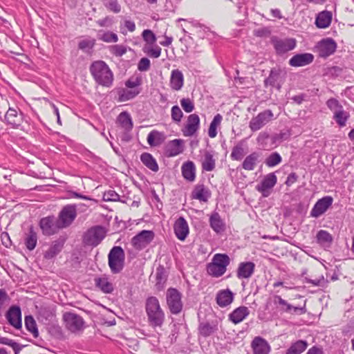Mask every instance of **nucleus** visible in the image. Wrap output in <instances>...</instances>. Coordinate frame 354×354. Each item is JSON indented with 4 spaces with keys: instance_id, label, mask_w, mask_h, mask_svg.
I'll list each match as a JSON object with an SVG mask.
<instances>
[{
    "instance_id": "nucleus-34",
    "label": "nucleus",
    "mask_w": 354,
    "mask_h": 354,
    "mask_svg": "<svg viewBox=\"0 0 354 354\" xmlns=\"http://www.w3.org/2000/svg\"><path fill=\"white\" fill-rule=\"evenodd\" d=\"M209 225L212 230L216 233L225 230V223L218 212H214L209 218Z\"/></svg>"
},
{
    "instance_id": "nucleus-35",
    "label": "nucleus",
    "mask_w": 354,
    "mask_h": 354,
    "mask_svg": "<svg viewBox=\"0 0 354 354\" xmlns=\"http://www.w3.org/2000/svg\"><path fill=\"white\" fill-rule=\"evenodd\" d=\"M202 169L205 171H212L216 167V160L213 154L208 151L204 153V158L201 162Z\"/></svg>"
},
{
    "instance_id": "nucleus-47",
    "label": "nucleus",
    "mask_w": 354,
    "mask_h": 354,
    "mask_svg": "<svg viewBox=\"0 0 354 354\" xmlns=\"http://www.w3.org/2000/svg\"><path fill=\"white\" fill-rule=\"evenodd\" d=\"M0 344L8 345L12 347L15 352V354H19L23 348L22 345H20L19 344L17 343L12 339H10L7 337H0Z\"/></svg>"
},
{
    "instance_id": "nucleus-15",
    "label": "nucleus",
    "mask_w": 354,
    "mask_h": 354,
    "mask_svg": "<svg viewBox=\"0 0 354 354\" xmlns=\"http://www.w3.org/2000/svg\"><path fill=\"white\" fill-rule=\"evenodd\" d=\"M319 56L321 57H328L333 54L336 50L337 44L331 38L324 39L318 43L317 46Z\"/></svg>"
},
{
    "instance_id": "nucleus-58",
    "label": "nucleus",
    "mask_w": 354,
    "mask_h": 354,
    "mask_svg": "<svg viewBox=\"0 0 354 354\" xmlns=\"http://www.w3.org/2000/svg\"><path fill=\"white\" fill-rule=\"evenodd\" d=\"M150 68V60L147 57H142L138 62V68L140 71H147Z\"/></svg>"
},
{
    "instance_id": "nucleus-37",
    "label": "nucleus",
    "mask_w": 354,
    "mask_h": 354,
    "mask_svg": "<svg viewBox=\"0 0 354 354\" xmlns=\"http://www.w3.org/2000/svg\"><path fill=\"white\" fill-rule=\"evenodd\" d=\"M24 243L28 250L31 251L35 248L37 243V234L32 226L30 227L28 233L26 234Z\"/></svg>"
},
{
    "instance_id": "nucleus-20",
    "label": "nucleus",
    "mask_w": 354,
    "mask_h": 354,
    "mask_svg": "<svg viewBox=\"0 0 354 354\" xmlns=\"http://www.w3.org/2000/svg\"><path fill=\"white\" fill-rule=\"evenodd\" d=\"M251 346L254 354H268L270 351L268 342L261 337H254Z\"/></svg>"
},
{
    "instance_id": "nucleus-16",
    "label": "nucleus",
    "mask_w": 354,
    "mask_h": 354,
    "mask_svg": "<svg viewBox=\"0 0 354 354\" xmlns=\"http://www.w3.org/2000/svg\"><path fill=\"white\" fill-rule=\"evenodd\" d=\"M8 323L17 329L21 328V311L19 306H12L6 315Z\"/></svg>"
},
{
    "instance_id": "nucleus-61",
    "label": "nucleus",
    "mask_w": 354,
    "mask_h": 354,
    "mask_svg": "<svg viewBox=\"0 0 354 354\" xmlns=\"http://www.w3.org/2000/svg\"><path fill=\"white\" fill-rule=\"evenodd\" d=\"M141 84V80L136 78L134 80L129 79L125 82V86L130 89H136V87Z\"/></svg>"
},
{
    "instance_id": "nucleus-23",
    "label": "nucleus",
    "mask_w": 354,
    "mask_h": 354,
    "mask_svg": "<svg viewBox=\"0 0 354 354\" xmlns=\"http://www.w3.org/2000/svg\"><path fill=\"white\" fill-rule=\"evenodd\" d=\"M216 300L220 307L227 306L234 300V293L229 289L221 290L216 294Z\"/></svg>"
},
{
    "instance_id": "nucleus-22",
    "label": "nucleus",
    "mask_w": 354,
    "mask_h": 354,
    "mask_svg": "<svg viewBox=\"0 0 354 354\" xmlns=\"http://www.w3.org/2000/svg\"><path fill=\"white\" fill-rule=\"evenodd\" d=\"M313 59L314 56L310 53L297 54L289 60V64L294 67L304 66L310 64Z\"/></svg>"
},
{
    "instance_id": "nucleus-57",
    "label": "nucleus",
    "mask_w": 354,
    "mask_h": 354,
    "mask_svg": "<svg viewBox=\"0 0 354 354\" xmlns=\"http://www.w3.org/2000/svg\"><path fill=\"white\" fill-rule=\"evenodd\" d=\"M161 48L158 46L155 47H145V52L151 57L158 58L160 56Z\"/></svg>"
},
{
    "instance_id": "nucleus-54",
    "label": "nucleus",
    "mask_w": 354,
    "mask_h": 354,
    "mask_svg": "<svg viewBox=\"0 0 354 354\" xmlns=\"http://www.w3.org/2000/svg\"><path fill=\"white\" fill-rule=\"evenodd\" d=\"M142 36L143 39L149 45H152L156 41V37L151 30H145Z\"/></svg>"
},
{
    "instance_id": "nucleus-41",
    "label": "nucleus",
    "mask_w": 354,
    "mask_h": 354,
    "mask_svg": "<svg viewBox=\"0 0 354 354\" xmlns=\"http://www.w3.org/2000/svg\"><path fill=\"white\" fill-rule=\"evenodd\" d=\"M118 122L126 131H130L133 128V122L130 115L126 112H122L118 117Z\"/></svg>"
},
{
    "instance_id": "nucleus-42",
    "label": "nucleus",
    "mask_w": 354,
    "mask_h": 354,
    "mask_svg": "<svg viewBox=\"0 0 354 354\" xmlns=\"http://www.w3.org/2000/svg\"><path fill=\"white\" fill-rule=\"evenodd\" d=\"M350 115L348 112L345 111L342 107L334 112L333 119L338 124L339 127L346 126V122Z\"/></svg>"
},
{
    "instance_id": "nucleus-19",
    "label": "nucleus",
    "mask_w": 354,
    "mask_h": 354,
    "mask_svg": "<svg viewBox=\"0 0 354 354\" xmlns=\"http://www.w3.org/2000/svg\"><path fill=\"white\" fill-rule=\"evenodd\" d=\"M174 230L176 237L180 241H184L187 238L189 231L187 222L182 216L176 221Z\"/></svg>"
},
{
    "instance_id": "nucleus-62",
    "label": "nucleus",
    "mask_w": 354,
    "mask_h": 354,
    "mask_svg": "<svg viewBox=\"0 0 354 354\" xmlns=\"http://www.w3.org/2000/svg\"><path fill=\"white\" fill-rule=\"evenodd\" d=\"M94 46V42L90 40H82L80 41L78 47L80 49L85 50L86 49H91Z\"/></svg>"
},
{
    "instance_id": "nucleus-30",
    "label": "nucleus",
    "mask_w": 354,
    "mask_h": 354,
    "mask_svg": "<svg viewBox=\"0 0 354 354\" xmlns=\"http://www.w3.org/2000/svg\"><path fill=\"white\" fill-rule=\"evenodd\" d=\"M260 154L257 152H253L245 157L243 163L242 167L245 170L252 171L254 169L257 165L259 162Z\"/></svg>"
},
{
    "instance_id": "nucleus-32",
    "label": "nucleus",
    "mask_w": 354,
    "mask_h": 354,
    "mask_svg": "<svg viewBox=\"0 0 354 354\" xmlns=\"http://www.w3.org/2000/svg\"><path fill=\"white\" fill-rule=\"evenodd\" d=\"M192 197L200 201L206 202L210 197V192L204 185H197L192 192Z\"/></svg>"
},
{
    "instance_id": "nucleus-33",
    "label": "nucleus",
    "mask_w": 354,
    "mask_h": 354,
    "mask_svg": "<svg viewBox=\"0 0 354 354\" xmlns=\"http://www.w3.org/2000/svg\"><path fill=\"white\" fill-rule=\"evenodd\" d=\"M63 243L59 241L52 243L49 248L44 252V258L47 260L54 259L62 250Z\"/></svg>"
},
{
    "instance_id": "nucleus-43",
    "label": "nucleus",
    "mask_w": 354,
    "mask_h": 354,
    "mask_svg": "<svg viewBox=\"0 0 354 354\" xmlns=\"http://www.w3.org/2000/svg\"><path fill=\"white\" fill-rule=\"evenodd\" d=\"M25 326L26 329L32 334L34 337L36 338L39 336L37 324L32 316L28 315L25 317Z\"/></svg>"
},
{
    "instance_id": "nucleus-31",
    "label": "nucleus",
    "mask_w": 354,
    "mask_h": 354,
    "mask_svg": "<svg viewBox=\"0 0 354 354\" xmlns=\"http://www.w3.org/2000/svg\"><path fill=\"white\" fill-rule=\"evenodd\" d=\"M117 93L118 102H123L136 97L140 93V90L121 88L117 91Z\"/></svg>"
},
{
    "instance_id": "nucleus-25",
    "label": "nucleus",
    "mask_w": 354,
    "mask_h": 354,
    "mask_svg": "<svg viewBox=\"0 0 354 354\" xmlns=\"http://www.w3.org/2000/svg\"><path fill=\"white\" fill-rule=\"evenodd\" d=\"M181 172L185 180L193 182L196 178L195 164L191 160L184 162L181 167Z\"/></svg>"
},
{
    "instance_id": "nucleus-36",
    "label": "nucleus",
    "mask_w": 354,
    "mask_h": 354,
    "mask_svg": "<svg viewBox=\"0 0 354 354\" xmlns=\"http://www.w3.org/2000/svg\"><path fill=\"white\" fill-rule=\"evenodd\" d=\"M140 160L149 169L154 172L158 171V165L156 159L151 153L145 152L140 156Z\"/></svg>"
},
{
    "instance_id": "nucleus-48",
    "label": "nucleus",
    "mask_w": 354,
    "mask_h": 354,
    "mask_svg": "<svg viewBox=\"0 0 354 354\" xmlns=\"http://www.w3.org/2000/svg\"><path fill=\"white\" fill-rule=\"evenodd\" d=\"M198 330L201 335L203 337H208L213 334L216 331V328L209 323H201L199 325Z\"/></svg>"
},
{
    "instance_id": "nucleus-45",
    "label": "nucleus",
    "mask_w": 354,
    "mask_h": 354,
    "mask_svg": "<svg viewBox=\"0 0 354 354\" xmlns=\"http://www.w3.org/2000/svg\"><path fill=\"white\" fill-rule=\"evenodd\" d=\"M317 239L319 244L328 245L333 241L331 234L326 230H321L317 234Z\"/></svg>"
},
{
    "instance_id": "nucleus-39",
    "label": "nucleus",
    "mask_w": 354,
    "mask_h": 354,
    "mask_svg": "<svg viewBox=\"0 0 354 354\" xmlns=\"http://www.w3.org/2000/svg\"><path fill=\"white\" fill-rule=\"evenodd\" d=\"M308 343L305 340H297L292 343L286 351V354H301L307 348Z\"/></svg>"
},
{
    "instance_id": "nucleus-3",
    "label": "nucleus",
    "mask_w": 354,
    "mask_h": 354,
    "mask_svg": "<svg viewBox=\"0 0 354 354\" xmlns=\"http://www.w3.org/2000/svg\"><path fill=\"white\" fill-rule=\"evenodd\" d=\"M230 259L225 254H216L212 262L207 265V272L213 277H220L226 272Z\"/></svg>"
},
{
    "instance_id": "nucleus-64",
    "label": "nucleus",
    "mask_w": 354,
    "mask_h": 354,
    "mask_svg": "<svg viewBox=\"0 0 354 354\" xmlns=\"http://www.w3.org/2000/svg\"><path fill=\"white\" fill-rule=\"evenodd\" d=\"M298 176L295 173L290 174L286 179V185L287 186H291L297 180Z\"/></svg>"
},
{
    "instance_id": "nucleus-4",
    "label": "nucleus",
    "mask_w": 354,
    "mask_h": 354,
    "mask_svg": "<svg viewBox=\"0 0 354 354\" xmlns=\"http://www.w3.org/2000/svg\"><path fill=\"white\" fill-rule=\"evenodd\" d=\"M125 254L120 246H114L108 255L109 266L114 274L120 272L124 264Z\"/></svg>"
},
{
    "instance_id": "nucleus-50",
    "label": "nucleus",
    "mask_w": 354,
    "mask_h": 354,
    "mask_svg": "<svg viewBox=\"0 0 354 354\" xmlns=\"http://www.w3.org/2000/svg\"><path fill=\"white\" fill-rule=\"evenodd\" d=\"M244 155V149L242 145H236L233 147L230 156L232 160H241Z\"/></svg>"
},
{
    "instance_id": "nucleus-44",
    "label": "nucleus",
    "mask_w": 354,
    "mask_h": 354,
    "mask_svg": "<svg viewBox=\"0 0 354 354\" xmlns=\"http://www.w3.org/2000/svg\"><path fill=\"white\" fill-rule=\"evenodd\" d=\"M95 284L104 293H111L113 290L112 283L106 278L95 279Z\"/></svg>"
},
{
    "instance_id": "nucleus-10",
    "label": "nucleus",
    "mask_w": 354,
    "mask_h": 354,
    "mask_svg": "<svg viewBox=\"0 0 354 354\" xmlns=\"http://www.w3.org/2000/svg\"><path fill=\"white\" fill-rule=\"evenodd\" d=\"M273 113L271 110L267 109L259 113L256 117L252 118L249 127L252 131H257L272 120Z\"/></svg>"
},
{
    "instance_id": "nucleus-29",
    "label": "nucleus",
    "mask_w": 354,
    "mask_h": 354,
    "mask_svg": "<svg viewBox=\"0 0 354 354\" xmlns=\"http://www.w3.org/2000/svg\"><path fill=\"white\" fill-rule=\"evenodd\" d=\"M331 21L332 12L325 10L318 14L315 20V24L319 28H326L330 26Z\"/></svg>"
},
{
    "instance_id": "nucleus-46",
    "label": "nucleus",
    "mask_w": 354,
    "mask_h": 354,
    "mask_svg": "<svg viewBox=\"0 0 354 354\" xmlns=\"http://www.w3.org/2000/svg\"><path fill=\"white\" fill-rule=\"evenodd\" d=\"M282 160L280 154L277 152H273L266 159L265 163L269 167H274L279 165Z\"/></svg>"
},
{
    "instance_id": "nucleus-60",
    "label": "nucleus",
    "mask_w": 354,
    "mask_h": 354,
    "mask_svg": "<svg viewBox=\"0 0 354 354\" xmlns=\"http://www.w3.org/2000/svg\"><path fill=\"white\" fill-rule=\"evenodd\" d=\"M111 52L116 56H122L126 53L127 50L123 46L114 45L111 46Z\"/></svg>"
},
{
    "instance_id": "nucleus-14",
    "label": "nucleus",
    "mask_w": 354,
    "mask_h": 354,
    "mask_svg": "<svg viewBox=\"0 0 354 354\" xmlns=\"http://www.w3.org/2000/svg\"><path fill=\"white\" fill-rule=\"evenodd\" d=\"M273 302L277 306L280 311L289 313L304 314L306 313L305 306L295 307L288 304L285 299H282L279 295H274Z\"/></svg>"
},
{
    "instance_id": "nucleus-7",
    "label": "nucleus",
    "mask_w": 354,
    "mask_h": 354,
    "mask_svg": "<svg viewBox=\"0 0 354 354\" xmlns=\"http://www.w3.org/2000/svg\"><path fill=\"white\" fill-rule=\"evenodd\" d=\"M77 217L75 205H67L63 207L59 213L57 221L62 229L69 227Z\"/></svg>"
},
{
    "instance_id": "nucleus-11",
    "label": "nucleus",
    "mask_w": 354,
    "mask_h": 354,
    "mask_svg": "<svg viewBox=\"0 0 354 354\" xmlns=\"http://www.w3.org/2000/svg\"><path fill=\"white\" fill-rule=\"evenodd\" d=\"M39 227L45 236H51L57 232L59 229V224L55 217L47 216L42 218L39 221Z\"/></svg>"
},
{
    "instance_id": "nucleus-56",
    "label": "nucleus",
    "mask_w": 354,
    "mask_h": 354,
    "mask_svg": "<svg viewBox=\"0 0 354 354\" xmlns=\"http://www.w3.org/2000/svg\"><path fill=\"white\" fill-rule=\"evenodd\" d=\"M103 200L105 201H118L120 200V195L115 191L110 189L104 193Z\"/></svg>"
},
{
    "instance_id": "nucleus-13",
    "label": "nucleus",
    "mask_w": 354,
    "mask_h": 354,
    "mask_svg": "<svg viewBox=\"0 0 354 354\" xmlns=\"http://www.w3.org/2000/svg\"><path fill=\"white\" fill-rule=\"evenodd\" d=\"M333 198L332 196H326L319 199L310 211V216L313 218H318L324 214L332 205Z\"/></svg>"
},
{
    "instance_id": "nucleus-12",
    "label": "nucleus",
    "mask_w": 354,
    "mask_h": 354,
    "mask_svg": "<svg viewBox=\"0 0 354 354\" xmlns=\"http://www.w3.org/2000/svg\"><path fill=\"white\" fill-rule=\"evenodd\" d=\"M277 178L274 173H270L264 176L260 184L256 186V189L261 193L263 197L270 194V189L276 185Z\"/></svg>"
},
{
    "instance_id": "nucleus-5",
    "label": "nucleus",
    "mask_w": 354,
    "mask_h": 354,
    "mask_svg": "<svg viewBox=\"0 0 354 354\" xmlns=\"http://www.w3.org/2000/svg\"><path fill=\"white\" fill-rule=\"evenodd\" d=\"M105 228L100 225H95L89 228L84 234L83 242L85 245L96 247L106 236Z\"/></svg>"
},
{
    "instance_id": "nucleus-27",
    "label": "nucleus",
    "mask_w": 354,
    "mask_h": 354,
    "mask_svg": "<svg viewBox=\"0 0 354 354\" xmlns=\"http://www.w3.org/2000/svg\"><path fill=\"white\" fill-rule=\"evenodd\" d=\"M184 77L178 69L173 70L171 74L170 85L173 90L179 91L183 86Z\"/></svg>"
},
{
    "instance_id": "nucleus-21",
    "label": "nucleus",
    "mask_w": 354,
    "mask_h": 354,
    "mask_svg": "<svg viewBox=\"0 0 354 354\" xmlns=\"http://www.w3.org/2000/svg\"><path fill=\"white\" fill-rule=\"evenodd\" d=\"M255 265L251 261L241 262L239 263L236 276L239 279H249L254 273Z\"/></svg>"
},
{
    "instance_id": "nucleus-1",
    "label": "nucleus",
    "mask_w": 354,
    "mask_h": 354,
    "mask_svg": "<svg viewBox=\"0 0 354 354\" xmlns=\"http://www.w3.org/2000/svg\"><path fill=\"white\" fill-rule=\"evenodd\" d=\"M145 310L149 325L152 328H160L164 324L165 315L161 308L158 299L156 297H149L146 299Z\"/></svg>"
},
{
    "instance_id": "nucleus-28",
    "label": "nucleus",
    "mask_w": 354,
    "mask_h": 354,
    "mask_svg": "<svg viewBox=\"0 0 354 354\" xmlns=\"http://www.w3.org/2000/svg\"><path fill=\"white\" fill-rule=\"evenodd\" d=\"M22 118V113H18L17 111L12 108H10L5 115L6 122L12 126H19Z\"/></svg>"
},
{
    "instance_id": "nucleus-63",
    "label": "nucleus",
    "mask_w": 354,
    "mask_h": 354,
    "mask_svg": "<svg viewBox=\"0 0 354 354\" xmlns=\"http://www.w3.org/2000/svg\"><path fill=\"white\" fill-rule=\"evenodd\" d=\"M326 104H327V106L330 109V110H334V109H336L337 108H339V109H341V107H342V105L339 104V102L337 100L335 99V98H330L329 99L327 102H326Z\"/></svg>"
},
{
    "instance_id": "nucleus-38",
    "label": "nucleus",
    "mask_w": 354,
    "mask_h": 354,
    "mask_svg": "<svg viewBox=\"0 0 354 354\" xmlns=\"http://www.w3.org/2000/svg\"><path fill=\"white\" fill-rule=\"evenodd\" d=\"M147 140L151 147H155L161 145L165 140V137L162 133L153 130L148 134Z\"/></svg>"
},
{
    "instance_id": "nucleus-49",
    "label": "nucleus",
    "mask_w": 354,
    "mask_h": 354,
    "mask_svg": "<svg viewBox=\"0 0 354 354\" xmlns=\"http://www.w3.org/2000/svg\"><path fill=\"white\" fill-rule=\"evenodd\" d=\"M103 5L110 11L119 13L121 11V6L118 0H102Z\"/></svg>"
},
{
    "instance_id": "nucleus-6",
    "label": "nucleus",
    "mask_w": 354,
    "mask_h": 354,
    "mask_svg": "<svg viewBox=\"0 0 354 354\" xmlns=\"http://www.w3.org/2000/svg\"><path fill=\"white\" fill-rule=\"evenodd\" d=\"M182 295L176 288H170L167 290V304L171 314L178 315L183 309Z\"/></svg>"
},
{
    "instance_id": "nucleus-26",
    "label": "nucleus",
    "mask_w": 354,
    "mask_h": 354,
    "mask_svg": "<svg viewBox=\"0 0 354 354\" xmlns=\"http://www.w3.org/2000/svg\"><path fill=\"white\" fill-rule=\"evenodd\" d=\"M250 313L249 309L246 306H240L234 310L229 315V319L236 324L242 322Z\"/></svg>"
},
{
    "instance_id": "nucleus-59",
    "label": "nucleus",
    "mask_w": 354,
    "mask_h": 354,
    "mask_svg": "<svg viewBox=\"0 0 354 354\" xmlns=\"http://www.w3.org/2000/svg\"><path fill=\"white\" fill-rule=\"evenodd\" d=\"M269 138V134L266 132H261L257 137V143L263 148H266L267 145V140Z\"/></svg>"
},
{
    "instance_id": "nucleus-24",
    "label": "nucleus",
    "mask_w": 354,
    "mask_h": 354,
    "mask_svg": "<svg viewBox=\"0 0 354 354\" xmlns=\"http://www.w3.org/2000/svg\"><path fill=\"white\" fill-rule=\"evenodd\" d=\"M183 151V140L174 139L170 141L166 147V154L168 157H174Z\"/></svg>"
},
{
    "instance_id": "nucleus-55",
    "label": "nucleus",
    "mask_w": 354,
    "mask_h": 354,
    "mask_svg": "<svg viewBox=\"0 0 354 354\" xmlns=\"http://www.w3.org/2000/svg\"><path fill=\"white\" fill-rule=\"evenodd\" d=\"M180 105L186 113H191L194 109V104L189 98L181 99Z\"/></svg>"
},
{
    "instance_id": "nucleus-53",
    "label": "nucleus",
    "mask_w": 354,
    "mask_h": 354,
    "mask_svg": "<svg viewBox=\"0 0 354 354\" xmlns=\"http://www.w3.org/2000/svg\"><path fill=\"white\" fill-rule=\"evenodd\" d=\"M183 116V113L180 107L177 105L173 106L171 110V117L172 120L176 123H179L181 121Z\"/></svg>"
},
{
    "instance_id": "nucleus-51",
    "label": "nucleus",
    "mask_w": 354,
    "mask_h": 354,
    "mask_svg": "<svg viewBox=\"0 0 354 354\" xmlns=\"http://www.w3.org/2000/svg\"><path fill=\"white\" fill-rule=\"evenodd\" d=\"M98 38L106 42H116L118 39L116 34L103 31L99 32Z\"/></svg>"
},
{
    "instance_id": "nucleus-52",
    "label": "nucleus",
    "mask_w": 354,
    "mask_h": 354,
    "mask_svg": "<svg viewBox=\"0 0 354 354\" xmlns=\"http://www.w3.org/2000/svg\"><path fill=\"white\" fill-rule=\"evenodd\" d=\"M278 79H279V73L276 70L272 69L270 71L268 77H267L265 80L264 84L266 86H275L276 82H277Z\"/></svg>"
},
{
    "instance_id": "nucleus-40",
    "label": "nucleus",
    "mask_w": 354,
    "mask_h": 354,
    "mask_svg": "<svg viewBox=\"0 0 354 354\" xmlns=\"http://www.w3.org/2000/svg\"><path fill=\"white\" fill-rule=\"evenodd\" d=\"M167 279V274L162 266H160L157 268L156 272V287L158 289H162L164 287V284L165 283Z\"/></svg>"
},
{
    "instance_id": "nucleus-18",
    "label": "nucleus",
    "mask_w": 354,
    "mask_h": 354,
    "mask_svg": "<svg viewBox=\"0 0 354 354\" xmlns=\"http://www.w3.org/2000/svg\"><path fill=\"white\" fill-rule=\"evenodd\" d=\"M200 126L199 116L193 113L188 116L187 124L183 129V133L185 136H192L198 130Z\"/></svg>"
},
{
    "instance_id": "nucleus-2",
    "label": "nucleus",
    "mask_w": 354,
    "mask_h": 354,
    "mask_svg": "<svg viewBox=\"0 0 354 354\" xmlns=\"http://www.w3.org/2000/svg\"><path fill=\"white\" fill-rule=\"evenodd\" d=\"M90 72L100 85L110 87L113 84V74L104 61H95L90 66Z\"/></svg>"
},
{
    "instance_id": "nucleus-9",
    "label": "nucleus",
    "mask_w": 354,
    "mask_h": 354,
    "mask_svg": "<svg viewBox=\"0 0 354 354\" xmlns=\"http://www.w3.org/2000/svg\"><path fill=\"white\" fill-rule=\"evenodd\" d=\"M63 319L66 328L72 333L80 331L84 328L83 318L75 313L67 312L64 314Z\"/></svg>"
},
{
    "instance_id": "nucleus-8",
    "label": "nucleus",
    "mask_w": 354,
    "mask_h": 354,
    "mask_svg": "<svg viewBox=\"0 0 354 354\" xmlns=\"http://www.w3.org/2000/svg\"><path fill=\"white\" fill-rule=\"evenodd\" d=\"M155 234L151 230H142L131 239V245L137 250H142L154 239Z\"/></svg>"
},
{
    "instance_id": "nucleus-17",
    "label": "nucleus",
    "mask_w": 354,
    "mask_h": 354,
    "mask_svg": "<svg viewBox=\"0 0 354 354\" xmlns=\"http://www.w3.org/2000/svg\"><path fill=\"white\" fill-rule=\"evenodd\" d=\"M274 48L277 54H283L293 50L296 46V40L292 38L272 40Z\"/></svg>"
}]
</instances>
